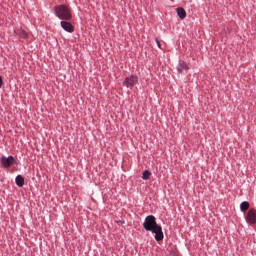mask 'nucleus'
Wrapping results in <instances>:
<instances>
[{"mask_svg": "<svg viewBox=\"0 0 256 256\" xmlns=\"http://www.w3.org/2000/svg\"><path fill=\"white\" fill-rule=\"evenodd\" d=\"M145 231H150L155 234V241H163L165 235L163 234V227L157 224V219L153 215H149L145 218L143 223Z\"/></svg>", "mask_w": 256, "mask_h": 256, "instance_id": "obj_1", "label": "nucleus"}, {"mask_svg": "<svg viewBox=\"0 0 256 256\" xmlns=\"http://www.w3.org/2000/svg\"><path fill=\"white\" fill-rule=\"evenodd\" d=\"M54 15L61 21H71L73 15H71V10L66 5L60 4L53 8Z\"/></svg>", "mask_w": 256, "mask_h": 256, "instance_id": "obj_2", "label": "nucleus"}, {"mask_svg": "<svg viewBox=\"0 0 256 256\" xmlns=\"http://www.w3.org/2000/svg\"><path fill=\"white\" fill-rule=\"evenodd\" d=\"M139 83V77L136 75H129L124 79L123 85L127 87V89H133L134 85Z\"/></svg>", "mask_w": 256, "mask_h": 256, "instance_id": "obj_3", "label": "nucleus"}, {"mask_svg": "<svg viewBox=\"0 0 256 256\" xmlns=\"http://www.w3.org/2000/svg\"><path fill=\"white\" fill-rule=\"evenodd\" d=\"M0 163L2 165V167H4V169H9V167H11L13 164H15V157L13 156H2L0 158Z\"/></svg>", "mask_w": 256, "mask_h": 256, "instance_id": "obj_4", "label": "nucleus"}, {"mask_svg": "<svg viewBox=\"0 0 256 256\" xmlns=\"http://www.w3.org/2000/svg\"><path fill=\"white\" fill-rule=\"evenodd\" d=\"M60 26L66 31V33H73L75 31V27H73V24H71L69 20H62L60 22Z\"/></svg>", "mask_w": 256, "mask_h": 256, "instance_id": "obj_5", "label": "nucleus"}, {"mask_svg": "<svg viewBox=\"0 0 256 256\" xmlns=\"http://www.w3.org/2000/svg\"><path fill=\"white\" fill-rule=\"evenodd\" d=\"M246 221L250 223L251 225H255L256 223V210L250 209L245 217Z\"/></svg>", "mask_w": 256, "mask_h": 256, "instance_id": "obj_6", "label": "nucleus"}, {"mask_svg": "<svg viewBox=\"0 0 256 256\" xmlns=\"http://www.w3.org/2000/svg\"><path fill=\"white\" fill-rule=\"evenodd\" d=\"M177 71L178 73H183V71H189V66L187 65V63H185V61L180 60L177 65Z\"/></svg>", "mask_w": 256, "mask_h": 256, "instance_id": "obj_7", "label": "nucleus"}, {"mask_svg": "<svg viewBox=\"0 0 256 256\" xmlns=\"http://www.w3.org/2000/svg\"><path fill=\"white\" fill-rule=\"evenodd\" d=\"M176 13H177L179 19H185L187 17V12L185 11V9L183 7H178L176 9Z\"/></svg>", "mask_w": 256, "mask_h": 256, "instance_id": "obj_8", "label": "nucleus"}, {"mask_svg": "<svg viewBox=\"0 0 256 256\" xmlns=\"http://www.w3.org/2000/svg\"><path fill=\"white\" fill-rule=\"evenodd\" d=\"M15 183L17 187H23V185H25V178H23L21 174H19L15 178Z\"/></svg>", "mask_w": 256, "mask_h": 256, "instance_id": "obj_9", "label": "nucleus"}, {"mask_svg": "<svg viewBox=\"0 0 256 256\" xmlns=\"http://www.w3.org/2000/svg\"><path fill=\"white\" fill-rule=\"evenodd\" d=\"M249 207H250V204L248 201H243L241 204H240V211H247L249 210Z\"/></svg>", "mask_w": 256, "mask_h": 256, "instance_id": "obj_10", "label": "nucleus"}, {"mask_svg": "<svg viewBox=\"0 0 256 256\" xmlns=\"http://www.w3.org/2000/svg\"><path fill=\"white\" fill-rule=\"evenodd\" d=\"M151 178V172L149 170H145L143 173H142V179L144 181H149V179Z\"/></svg>", "mask_w": 256, "mask_h": 256, "instance_id": "obj_11", "label": "nucleus"}, {"mask_svg": "<svg viewBox=\"0 0 256 256\" xmlns=\"http://www.w3.org/2000/svg\"><path fill=\"white\" fill-rule=\"evenodd\" d=\"M20 37H21L22 39H27L28 34L25 32V30H21V31H20Z\"/></svg>", "mask_w": 256, "mask_h": 256, "instance_id": "obj_12", "label": "nucleus"}, {"mask_svg": "<svg viewBox=\"0 0 256 256\" xmlns=\"http://www.w3.org/2000/svg\"><path fill=\"white\" fill-rule=\"evenodd\" d=\"M155 41L157 43V46L161 49V42L159 41V38H156Z\"/></svg>", "mask_w": 256, "mask_h": 256, "instance_id": "obj_13", "label": "nucleus"}, {"mask_svg": "<svg viewBox=\"0 0 256 256\" xmlns=\"http://www.w3.org/2000/svg\"><path fill=\"white\" fill-rule=\"evenodd\" d=\"M3 87V78L0 76V89Z\"/></svg>", "mask_w": 256, "mask_h": 256, "instance_id": "obj_14", "label": "nucleus"}]
</instances>
